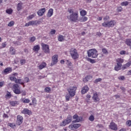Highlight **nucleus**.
Returning a JSON list of instances; mask_svg holds the SVG:
<instances>
[{"instance_id": "7c9ffc66", "label": "nucleus", "mask_w": 131, "mask_h": 131, "mask_svg": "<svg viewBox=\"0 0 131 131\" xmlns=\"http://www.w3.org/2000/svg\"><path fill=\"white\" fill-rule=\"evenodd\" d=\"M15 83H19V84H21V85H24V82H22L21 79H16Z\"/></svg>"}, {"instance_id": "ea45409f", "label": "nucleus", "mask_w": 131, "mask_h": 131, "mask_svg": "<svg viewBox=\"0 0 131 131\" xmlns=\"http://www.w3.org/2000/svg\"><path fill=\"white\" fill-rule=\"evenodd\" d=\"M88 61L89 62H90V63H91L92 64L96 63V60L91 58H88Z\"/></svg>"}, {"instance_id": "2f4dec72", "label": "nucleus", "mask_w": 131, "mask_h": 131, "mask_svg": "<svg viewBox=\"0 0 131 131\" xmlns=\"http://www.w3.org/2000/svg\"><path fill=\"white\" fill-rule=\"evenodd\" d=\"M125 43H126V45H127L129 47H130V46H131V39H126V41H125Z\"/></svg>"}, {"instance_id": "79ce46f5", "label": "nucleus", "mask_w": 131, "mask_h": 131, "mask_svg": "<svg viewBox=\"0 0 131 131\" xmlns=\"http://www.w3.org/2000/svg\"><path fill=\"white\" fill-rule=\"evenodd\" d=\"M6 12L7 14L11 15V14H12L13 13V9H7V10H6Z\"/></svg>"}, {"instance_id": "f257e3e1", "label": "nucleus", "mask_w": 131, "mask_h": 131, "mask_svg": "<svg viewBox=\"0 0 131 131\" xmlns=\"http://www.w3.org/2000/svg\"><path fill=\"white\" fill-rule=\"evenodd\" d=\"M68 12H69L70 14L69 16H67V18L71 21V22L77 23V22L79 21V14L78 11L76 10L74 11V9L70 8L68 10Z\"/></svg>"}, {"instance_id": "6e6d98bb", "label": "nucleus", "mask_w": 131, "mask_h": 131, "mask_svg": "<svg viewBox=\"0 0 131 131\" xmlns=\"http://www.w3.org/2000/svg\"><path fill=\"white\" fill-rule=\"evenodd\" d=\"M7 47V42H4L2 43V47L1 49H4V48H6Z\"/></svg>"}, {"instance_id": "bb28decb", "label": "nucleus", "mask_w": 131, "mask_h": 131, "mask_svg": "<svg viewBox=\"0 0 131 131\" xmlns=\"http://www.w3.org/2000/svg\"><path fill=\"white\" fill-rule=\"evenodd\" d=\"M22 6H23V3L22 2H20L17 5V10L18 11H21L22 9Z\"/></svg>"}, {"instance_id": "37998d69", "label": "nucleus", "mask_w": 131, "mask_h": 131, "mask_svg": "<svg viewBox=\"0 0 131 131\" xmlns=\"http://www.w3.org/2000/svg\"><path fill=\"white\" fill-rule=\"evenodd\" d=\"M89 120L92 122L94 121V120H95V117L94 115H91L89 118Z\"/></svg>"}, {"instance_id": "4d7b16f0", "label": "nucleus", "mask_w": 131, "mask_h": 131, "mask_svg": "<svg viewBox=\"0 0 131 131\" xmlns=\"http://www.w3.org/2000/svg\"><path fill=\"white\" fill-rule=\"evenodd\" d=\"M10 80H11V81H14L15 82H16V80L17 79V78L15 77H11L10 78Z\"/></svg>"}, {"instance_id": "4c0bfd02", "label": "nucleus", "mask_w": 131, "mask_h": 131, "mask_svg": "<svg viewBox=\"0 0 131 131\" xmlns=\"http://www.w3.org/2000/svg\"><path fill=\"white\" fill-rule=\"evenodd\" d=\"M71 97V96H70V95H66V102H68L69 101H70V97Z\"/></svg>"}, {"instance_id": "de8ad7c7", "label": "nucleus", "mask_w": 131, "mask_h": 131, "mask_svg": "<svg viewBox=\"0 0 131 131\" xmlns=\"http://www.w3.org/2000/svg\"><path fill=\"white\" fill-rule=\"evenodd\" d=\"M8 126H10L11 128H14L16 126V125H15L14 123H8Z\"/></svg>"}, {"instance_id": "4468645a", "label": "nucleus", "mask_w": 131, "mask_h": 131, "mask_svg": "<svg viewBox=\"0 0 131 131\" xmlns=\"http://www.w3.org/2000/svg\"><path fill=\"white\" fill-rule=\"evenodd\" d=\"M89 90L90 88H89V86H88V85H86L82 88L81 94H82V95H84V94H86V93L89 92Z\"/></svg>"}, {"instance_id": "5701e85b", "label": "nucleus", "mask_w": 131, "mask_h": 131, "mask_svg": "<svg viewBox=\"0 0 131 131\" xmlns=\"http://www.w3.org/2000/svg\"><path fill=\"white\" fill-rule=\"evenodd\" d=\"M58 38V41H64V40H65V36L62 35H59L57 37Z\"/></svg>"}, {"instance_id": "c03bdc74", "label": "nucleus", "mask_w": 131, "mask_h": 131, "mask_svg": "<svg viewBox=\"0 0 131 131\" xmlns=\"http://www.w3.org/2000/svg\"><path fill=\"white\" fill-rule=\"evenodd\" d=\"M102 52L103 54H104L105 55L108 54V51H107V49H106V48H103L102 49Z\"/></svg>"}, {"instance_id": "1a4fd4ad", "label": "nucleus", "mask_w": 131, "mask_h": 131, "mask_svg": "<svg viewBox=\"0 0 131 131\" xmlns=\"http://www.w3.org/2000/svg\"><path fill=\"white\" fill-rule=\"evenodd\" d=\"M58 55L55 54L52 57V62L51 63V66H54L58 63Z\"/></svg>"}, {"instance_id": "6ab92c4d", "label": "nucleus", "mask_w": 131, "mask_h": 131, "mask_svg": "<svg viewBox=\"0 0 131 131\" xmlns=\"http://www.w3.org/2000/svg\"><path fill=\"white\" fill-rule=\"evenodd\" d=\"M40 50V46L39 45H36L33 47V51L36 53V54H37L38 53V51Z\"/></svg>"}, {"instance_id": "9d476101", "label": "nucleus", "mask_w": 131, "mask_h": 131, "mask_svg": "<svg viewBox=\"0 0 131 131\" xmlns=\"http://www.w3.org/2000/svg\"><path fill=\"white\" fill-rule=\"evenodd\" d=\"M80 126H81V125L78 123L70 124L69 126V128L71 129V130H74L75 129H77V128H79V127H80Z\"/></svg>"}, {"instance_id": "680f3d73", "label": "nucleus", "mask_w": 131, "mask_h": 131, "mask_svg": "<svg viewBox=\"0 0 131 131\" xmlns=\"http://www.w3.org/2000/svg\"><path fill=\"white\" fill-rule=\"evenodd\" d=\"M126 52L124 50H122V51H121L120 52V54L121 55H125Z\"/></svg>"}, {"instance_id": "a18cd8bd", "label": "nucleus", "mask_w": 131, "mask_h": 131, "mask_svg": "<svg viewBox=\"0 0 131 131\" xmlns=\"http://www.w3.org/2000/svg\"><path fill=\"white\" fill-rule=\"evenodd\" d=\"M45 93H50V92H51V88L46 87L45 89Z\"/></svg>"}, {"instance_id": "8fccbe9b", "label": "nucleus", "mask_w": 131, "mask_h": 131, "mask_svg": "<svg viewBox=\"0 0 131 131\" xmlns=\"http://www.w3.org/2000/svg\"><path fill=\"white\" fill-rule=\"evenodd\" d=\"M66 64L68 66H71V65H72V63L71 62V61H70L68 60H66Z\"/></svg>"}, {"instance_id": "7ed1b4c3", "label": "nucleus", "mask_w": 131, "mask_h": 131, "mask_svg": "<svg viewBox=\"0 0 131 131\" xmlns=\"http://www.w3.org/2000/svg\"><path fill=\"white\" fill-rule=\"evenodd\" d=\"M117 63L116 65L115 66L114 69L116 71H119L122 67V63L124 62V59L121 58H118L116 60Z\"/></svg>"}, {"instance_id": "9b49d317", "label": "nucleus", "mask_w": 131, "mask_h": 131, "mask_svg": "<svg viewBox=\"0 0 131 131\" xmlns=\"http://www.w3.org/2000/svg\"><path fill=\"white\" fill-rule=\"evenodd\" d=\"M23 123V117L20 115H17L16 124L17 125H21Z\"/></svg>"}, {"instance_id": "bf43d9fd", "label": "nucleus", "mask_w": 131, "mask_h": 131, "mask_svg": "<svg viewBox=\"0 0 131 131\" xmlns=\"http://www.w3.org/2000/svg\"><path fill=\"white\" fill-rule=\"evenodd\" d=\"M4 85H5V81H3L0 82V88H2V86H4Z\"/></svg>"}, {"instance_id": "f8f14e48", "label": "nucleus", "mask_w": 131, "mask_h": 131, "mask_svg": "<svg viewBox=\"0 0 131 131\" xmlns=\"http://www.w3.org/2000/svg\"><path fill=\"white\" fill-rule=\"evenodd\" d=\"M109 128L112 130H117L118 127H117V124L114 123L113 121H112L109 125Z\"/></svg>"}, {"instance_id": "f704fd0d", "label": "nucleus", "mask_w": 131, "mask_h": 131, "mask_svg": "<svg viewBox=\"0 0 131 131\" xmlns=\"http://www.w3.org/2000/svg\"><path fill=\"white\" fill-rule=\"evenodd\" d=\"M21 101H22L23 103H28L30 102V100H29L28 99L23 98L21 99Z\"/></svg>"}, {"instance_id": "cd10ccee", "label": "nucleus", "mask_w": 131, "mask_h": 131, "mask_svg": "<svg viewBox=\"0 0 131 131\" xmlns=\"http://www.w3.org/2000/svg\"><path fill=\"white\" fill-rule=\"evenodd\" d=\"M86 14H88V12L84 9H82L80 11V14L82 16H86Z\"/></svg>"}, {"instance_id": "dca6fc26", "label": "nucleus", "mask_w": 131, "mask_h": 131, "mask_svg": "<svg viewBox=\"0 0 131 131\" xmlns=\"http://www.w3.org/2000/svg\"><path fill=\"white\" fill-rule=\"evenodd\" d=\"M22 114H27V115H32V112L28 108H24L21 112Z\"/></svg>"}, {"instance_id": "39448f33", "label": "nucleus", "mask_w": 131, "mask_h": 131, "mask_svg": "<svg viewBox=\"0 0 131 131\" xmlns=\"http://www.w3.org/2000/svg\"><path fill=\"white\" fill-rule=\"evenodd\" d=\"M77 90V87L76 86H70L68 89L69 94L71 96V98L74 97L76 94V91Z\"/></svg>"}, {"instance_id": "e2e57ef3", "label": "nucleus", "mask_w": 131, "mask_h": 131, "mask_svg": "<svg viewBox=\"0 0 131 131\" xmlns=\"http://www.w3.org/2000/svg\"><path fill=\"white\" fill-rule=\"evenodd\" d=\"M51 34L53 35L56 34V30H52L50 32Z\"/></svg>"}, {"instance_id": "3c124183", "label": "nucleus", "mask_w": 131, "mask_h": 131, "mask_svg": "<svg viewBox=\"0 0 131 131\" xmlns=\"http://www.w3.org/2000/svg\"><path fill=\"white\" fill-rule=\"evenodd\" d=\"M10 105L11 106H13V107L16 106V104H17V101H11L10 102Z\"/></svg>"}, {"instance_id": "052dcab7", "label": "nucleus", "mask_w": 131, "mask_h": 131, "mask_svg": "<svg viewBox=\"0 0 131 131\" xmlns=\"http://www.w3.org/2000/svg\"><path fill=\"white\" fill-rule=\"evenodd\" d=\"M3 118H9V116L8 115V114L4 113L3 115Z\"/></svg>"}, {"instance_id": "13d9d810", "label": "nucleus", "mask_w": 131, "mask_h": 131, "mask_svg": "<svg viewBox=\"0 0 131 131\" xmlns=\"http://www.w3.org/2000/svg\"><path fill=\"white\" fill-rule=\"evenodd\" d=\"M118 79L120 80H124V79H125V77L124 76H121L118 77Z\"/></svg>"}, {"instance_id": "423d86ee", "label": "nucleus", "mask_w": 131, "mask_h": 131, "mask_svg": "<svg viewBox=\"0 0 131 131\" xmlns=\"http://www.w3.org/2000/svg\"><path fill=\"white\" fill-rule=\"evenodd\" d=\"M88 57L90 58H97L98 57V51L97 50L93 49L89 50L87 52Z\"/></svg>"}, {"instance_id": "a878e982", "label": "nucleus", "mask_w": 131, "mask_h": 131, "mask_svg": "<svg viewBox=\"0 0 131 131\" xmlns=\"http://www.w3.org/2000/svg\"><path fill=\"white\" fill-rule=\"evenodd\" d=\"M88 17L85 16H82L80 18V22H86V21H88Z\"/></svg>"}, {"instance_id": "c85d7f7f", "label": "nucleus", "mask_w": 131, "mask_h": 131, "mask_svg": "<svg viewBox=\"0 0 131 131\" xmlns=\"http://www.w3.org/2000/svg\"><path fill=\"white\" fill-rule=\"evenodd\" d=\"M65 120L67 121V123H68V124H69V123H70V122L72 121V117L71 116H69Z\"/></svg>"}, {"instance_id": "aec40b11", "label": "nucleus", "mask_w": 131, "mask_h": 131, "mask_svg": "<svg viewBox=\"0 0 131 131\" xmlns=\"http://www.w3.org/2000/svg\"><path fill=\"white\" fill-rule=\"evenodd\" d=\"M54 14V10L52 8L50 9L48 11V13L47 14V17L50 18V17L53 16Z\"/></svg>"}, {"instance_id": "b1692460", "label": "nucleus", "mask_w": 131, "mask_h": 131, "mask_svg": "<svg viewBox=\"0 0 131 131\" xmlns=\"http://www.w3.org/2000/svg\"><path fill=\"white\" fill-rule=\"evenodd\" d=\"M47 66V63L45 62H42L38 67L40 70L43 69Z\"/></svg>"}, {"instance_id": "a19ab883", "label": "nucleus", "mask_w": 131, "mask_h": 131, "mask_svg": "<svg viewBox=\"0 0 131 131\" xmlns=\"http://www.w3.org/2000/svg\"><path fill=\"white\" fill-rule=\"evenodd\" d=\"M108 20H110V16H109L108 15H106L105 16H104V17L103 18V20L104 21V22H106V21H108Z\"/></svg>"}, {"instance_id": "2eb2a0df", "label": "nucleus", "mask_w": 131, "mask_h": 131, "mask_svg": "<svg viewBox=\"0 0 131 131\" xmlns=\"http://www.w3.org/2000/svg\"><path fill=\"white\" fill-rule=\"evenodd\" d=\"M36 22H37V21H36V20L30 21L28 23H26L25 25V26L26 27H28L31 26H33V25H37Z\"/></svg>"}, {"instance_id": "774afa93", "label": "nucleus", "mask_w": 131, "mask_h": 131, "mask_svg": "<svg viewBox=\"0 0 131 131\" xmlns=\"http://www.w3.org/2000/svg\"><path fill=\"white\" fill-rule=\"evenodd\" d=\"M114 97L116 98V99H119V98H120V96L118 95H114Z\"/></svg>"}, {"instance_id": "49530a36", "label": "nucleus", "mask_w": 131, "mask_h": 131, "mask_svg": "<svg viewBox=\"0 0 131 131\" xmlns=\"http://www.w3.org/2000/svg\"><path fill=\"white\" fill-rule=\"evenodd\" d=\"M122 10H123V9L121 6L118 7L117 8V11L118 12V13H120V12H121Z\"/></svg>"}, {"instance_id": "e433bc0d", "label": "nucleus", "mask_w": 131, "mask_h": 131, "mask_svg": "<svg viewBox=\"0 0 131 131\" xmlns=\"http://www.w3.org/2000/svg\"><path fill=\"white\" fill-rule=\"evenodd\" d=\"M67 124H68L66 120H64L60 123V126H65V125H67Z\"/></svg>"}, {"instance_id": "c756f323", "label": "nucleus", "mask_w": 131, "mask_h": 131, "mask_svg": "<svg viewBox=\"0 0 131 131\" xmlns=\"http://www.w3.org/2000/svg\"><path fill=\"white\" fill-rule=\"evenodd\" d=\"M10 52L11 53V55H15L16 54V50H15L14 47L10 48Z\"/></svg>"}, {"instance_id": "393cba45", "label": "nucleus", "mask_w": 131, "mask_h": 131, "mask_svg": "<svg viewBox=\"0 0 131 131\" xmlns=\"http://www.w3.org/2000/svg\"><path fill=\"white\" fill-rule=\"evenodd\" d=\"M73 119H76L74 121H73V122H79V121H80V120L78 119V115H77V114L74 115L73 116Z\"/></svg>"}, {"instance_id": "473e14b6", "label": "nucleus", "mask_w": 131, "mask_h": 131, "mask_svg": "<svg viewBox=\"0 0 131 131\" xmlns=\"http://www.w3.org/2000/svg\"><path fill=\"white\" fill-rule=\"evenodd\" d=\"M120 5L121 6H122V7H126V6L128 5V2L127 1L123 2L121 3Z\"/></svg>"}, {"instance_id": "f03ea898", "label": "nucleus", "mask_w": 131, "mask_h": 131, "mask_svg": "<svg viewBox=\"0 0 131 131\" xmlns=\"http://www.w3.org/2000/svg\"><path fill=\"white\" fill-rule=\"evenodd\" d=\"M116 25V21L114 20H111L107 21H104L102 24L103 27H106L107 28H112Z\"/></svg>"}, {"instance_id": "69168bd1", "label": "nucleus", "mask_w": 131, "mask_h": 131, "mask_svg": "<svg viewBox=\"0 0 131 131\" xmlns=\"http://www.w3.org/2000/svg\"><path fill=\"white\" fill-rule=\"evenodd\" d=\"M25 82L27 83V82H29V78L28 77H26L25 78Z\"/></svg>"}, {"instance_id": "5fc2aeb1", "label": "nucleus", "mask_w": 131, "mask_h": 131, "mask_svg": "<svg viewBox=\"0 0 131 131\" xmlns=\"http://www.w3.org/2000/svg\"><path fill=\"white\" fill-rule=\"evenodd\" d=\"M14 24H15V23L14 22V21H12L8 24V26L11 27V26H13Z\"/></svg>"}, {"instance_id": "72a5a7b5", "label": "nucleus", "mask_w": 131, "mask_h": 131, "mask_svg": "<svg viewBox=\"0 0 131 131\" xmlns=\"http://www.w3.org/2000/svg\"><path fill=\"white\" fill-rule=\"evenodd\" d=\"M32 105H33V106H36V104H37V100H36V98H33L32 99Z\"/></svg>"}, {"instance_id": "412c9836", "label": "nucleus", "mask_w": 131, "mask_h": 131, "mask_svg": "<svg viewBox=\"0 0 131 131\" xmlns=\"http://www.w3.org/2000/svg\"><path fill=\"white\" fill-rule=\"evenodd\" d=\"M10 72H12V68L10 67L5 69L3 71L4 74H9Z\"/></svg>"}, {"instance_id": "864d4df0", "label": "nucleus", "mask_w": 131, "mask_h": 131, "mask_svg": "<svg viewBox=\"0 0 131 131\" xmlns=\"http://www.w3.org/2000/svg\"><path fill=\"white\" fill-rule=\"evenodd\" d=\"M126 124L127 125V126H131V120H128L126 122Z\"/></svg>"}, {"instance_id": "ddd939ff", "label": "nucleus", "mask_w": 131, "mask_h": 131, "mask_svg": "<svg viewBox=\"0 0 131 131\" xmlns=\"http://www.w3.org/2000/svg\"><path fill=\"white\" fill-rule=\"evenodd\" d=\"M92 99L95 103L97 102L100 101V98L99 97V95L97 92L93 94V96L92 97Z\"/></svg>"}, {"instance_id": "a211bd4d", "label": "nucleus", "mask_w": 131, "mask_h": 131, "mask_svg": "<svg viewBox=\"0 0 131 131\" xmlns=\"http://www.w3.org/2000/svg\"><path fill=\"white\" fill-rule=\"evenodd\" d=\"M131 65V61H129L127 62L126 64L123 65L121 68L122 70H125V69H127L128 67H129Z\"/></svg>"}, {"instance_id": "603ef678", "label": "nucleus", "mask_w": 131, "mask_h": 131, "mask_svg": "<svg viewBox=\"0 0 131 131\" xmlns=\"http://www.w3.org/2000/svg\"><path fill=\"white\" fill-rule=\"evenodd\" d=\"M36 39V38H35V36H33V37H31L30 38V41H31L32 42H33L34 41H35V40Z\"/></svg>"}, {"instance_id": "4be33fe9", "label": "nucleus", "mask_w": 131, "mask_h": 131, "mask_svg": "<svg viewBox=\"0 0 131 131\" xmlns=\"http://www.w3.org/2000/svg\"><path fill=\"white\" fill-rule=\"evenodd\" d=\"M93 78V76H91V75H88L83 79V81L85 82H88L89 80L92 79Z\"/></svg>"}, {"instance_id": "f3484780", "label": "nucleus", "mask_w": 131, "mask_h": 131, "mask_svg": "<svg viewBox=\"0 0 131 131\" xmlns=\"http://www.w3.org/2000/svg\"><path fill=\"white\" fill-rule=\"evenodd\" d=\"M45 12L46 8H41L39 9V11L37 12V14L40 16H43Z\"/></svg>"}, {"instance_id": "09e8293b", "label": "nucleus", "mask_w": 131, "mask_h": 131, "mask_svg": "<svg viewBox=\"0 0 131 131\" xmlns=\"http://www.w3.org/2000/svg\"><path fill=\"white\" fill-rule=\"evenodd\" d=\"M25 63H26V59H21L20 60V64H21V65H24V64H25Z\"/></svg>"}, {"instance_id": "0eeeda50", "label": "nucleus", "mask_w": 131, "mask_h": 131, "mask_svg": "<svg viewBox=\"0 0 131 131\" xmlns=\"http://www.w3.org/2000/svg\"><path fill=\"white\" fill-rule=\"evenodd\" d=\"M12 89L13 93L16 94V95H20L21 94V88H20L18 84H14Z\"/></svg>"}, {"instance_id": "6e6552de", "label": "nucleus", "mask_w": 131, "mask_h": 131, "mask_svg": "<svg viewBox=\"0 0 131 131\" xmlns=\"http://www.w3.org/2000/svg\"><path fill=\"white\" fill-rule=\"evenodd\" d=\"M41 46L42 47V50L44 53L46 54H50V47L49 45L41 43Z\"/></svg>"}, {"instance_id": "338daca9", "label": "nucleus", "mask_w": 131, "mask_h": 131, "mask_svg": "<svg viewBox=\"0 0 131 131\" xmlns=\"http://www.w3.org/2000/svg\"><path fill=\"white\" fill-rule=\"evenodd\" d=\"M97 126H98V127H99L100 128H103V127H104V126H103V125H102V124H98L97 125Z\"/></svg>"}, {"instance_id": "58836bf2", "label": "nucleus", "mask_w": 131, "mask_h": 131, "mask_svg": "<svg viewBox=\"0 0 131 131\" xmlns=\"http://www.w3.org/2000/svg\"><path fill=\"white\" fill-rule=\"evenodd\" d=\"M100 81H102V78H99L94 80V83H98V82H100Z\"/></svg>"}, {"instance_id": "20e7f679", "label": "nucleus", "mask_w": 131, "mask_h": 131, "mask_svg": "<svg viewBox=\"0 0 131 131\" xmlns=\"http://www.w3.org/2000/svg\"><path fill=\"white\" fill-rule=\"evenodd\" d=\"M70 54L71 57L73 60H77L79 58V55L78 52H77V50L75 48H72L70 50Z\"/></svg>"}, {"instance_id": "0e129e2a", "label": "nucleus", "mask_w": 131, "mask_h": 131, "mask_svg": "<svg viewBox=\"0 0 131 131\" xmlns=\"http://www.w3.org/2000/svg\"><path fill=\"white\" fill-rule=\"evenodd\" d=\"M21 93V96H26V91H21V92H20V93Z\"/></svg>"}, {"instance_id": "c9c22d12", "label": "nucleus", "mask_w": 131, "mask_h": 131, "mask_svg": "<svg viewBox=\"0 0 131 131\" xmlns=\"http://www.w3.org/2000/svg\"><path fill=\"white\" fill-rule=\"evenodd\" d=\"M34 17H35V14L29 15L27 17V19L28 20H32V19H33V18H34Z\"/></svg>"}]
</instances>
